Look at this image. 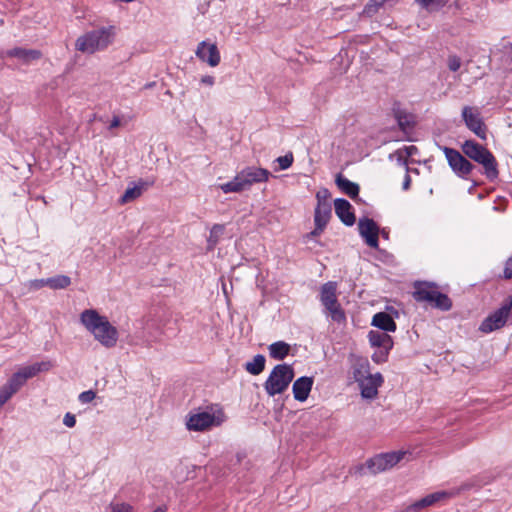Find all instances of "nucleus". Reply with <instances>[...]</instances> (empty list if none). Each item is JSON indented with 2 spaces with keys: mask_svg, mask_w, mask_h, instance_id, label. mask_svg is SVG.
<instances>
[{
  "mask_svg": "<svg viewBox=\"0 0 512 512\" xmlns=\"http://www.w3.org/2000/svg\"><path fill=\"white\" fill-rule=\"evenodd\" d=\"M80 322L102 346L108 349L116 346L118 330L107 317L94 309H86L80 314Z\"/></svg>",
  "mask_w": 512,
  "mask_h": 512,
  "instance_id": "1",
  "label": "nucleus"
},
{
  "mask_svg": "<svg viewBox=\"0 0 512 512\" xmlns=\"http://www.w3.org/2000/svg\"><path fill=\"white\" fill-rule=\"evenodd\" d=\"M116 33L117 29L113 25L93 29L76 39L75 49L85 54L104 51L113 44Z\"/></svg>",
  "mask_w": 512,
  "mask_h": 512,
  "instance_id": "2",
  "label": "nucleus"
},
{
  "mask_svg": "<svg viewBox=\"0 0 512 512\" xmlns=\"http://www.w3.org/2000/svg\"><path fill=\"white\" fill-rule=\"evenodd\" d=\"M462 152L469 159L483 166L484 174L489 180L498 177V164L495 156L482 144L475 140H466L461 145Z\"/></svg>",
  "mask_w": 512,
  "mask_h": 512,
  "instance_id": "3",
  "label": "nucleus"
},
{
  "mask_svg": "<svg viewBox=\"0 0 512 512\" xmlns=\"http://www.w3.org/2000/svg\"><path fill=\"white\" fill-rule=\"evenodd\" d=\"M413 297L417 302H427L441 311H449L452 308V301L448 295L438 291L436 284L432 282H415Z\"/></svg>",
  "mask_w": 512,
  "mask_h": 512,
  "instance_id": "4",
  "label": "nucleus"
},
{
  "mask_svg": "<svg viewBox=\"0 0 512 512\" xmlns=\"http://www.w3.org/2000/svg\"><path fill=\"white\" fill-rule=\"evenodd\" d=\"M294 369L286 363L277 364L264 382L266 393L273 397L287 390L294 378Z\"/></svg>",
  "mask_w": 512,
  "mask_h": 512,
  "instance_id": "5",
  "label": "nucleus"
},
{
  "mask_svg": "<svg viewBox=\"0 0 512 512\" xmlns=\"http://www.w3.org/2000/svg\"><path fill=\"white\" fill-rule=\"evenodd\" d=\"M512 310V296H508L501 306L490 313L480 324L479 331L491 333L505 326Z\"/></svg>",
  "mask_w": 512,
  "mask_h": 512,
  "instance_id": "6",
  "label": "nucleus"
},
{
  "mask_svg": "<svg viewBox=\"0 0 512 512\" xmlns=\"http://www.w3.org/2000/svg\"><path fill=\"white\" fill-rule=\"evenodd\" d=\"M52 367L50 361L37 362L29 366L22 367L15 372L7 381L9 388L18 392L20 388L26 383V381L40 372L48 371Z\"/></svg>",
  "mask_w": 512,
  "mask_h": 512,
  "instance_id": "7",
  "label": "nucleus"
},
{
  "mask_svg": "<svg viewBox=\"0 0 512 512\" xmlns=\"http://www.w3.org/2000/svg\"><path fill=\"white\" fill-rule=\"evenodd\" d=\"M440 148L445 154L449 167L458 177L465 179L472 172L474 165L458 150L446 146Z\"/></svg>",
  "mask_w": 512,
  "mask_h": 512,
  "instance_id": "8",
  "label": "nucleus"
},
{
  "mask_svg": "<svg viewBox=\"0 0 512 512\" xmlns=\"http://www.w3.org/2000/svg\"><path fill=\"white\" fill-rule=\"evenodd\" d=\"M404 454L402 451L382 453L368 459L366 466L371 473L377 474L395 466L402 460Z\"/></svg>",
  "mask_w": 512,
  "mask_h": 512,
  "instance_id": "9",
  "label": "nucleus"
},
{
  "mask_svg": "<svg viewBox=\"0 0 512 512\" xmlns=\"http://www.w3.org/2000/svg\"><path fill=\"white\" fill-rule=\"evenodd\" d=\"M461 116L466 127L470 131H472L480 139H486L487 128L477 108L471 106H464L462 109Z\"/></svg>",
  "mask_w": 512,
  "mask_h": 512,
  "instance_id": "10",
  "label": "nucleus"
},
{
  "mask_svg": "<svg viewBox=\"0 0 512 512\" xmlns=\"http://www.w3.org/2000/svg\"><path fill=\"white\" fill-rule=\"evenodd\" d=\"M358 230L360 236L364 238L369 247L374 249L378 248L379 227L373 219L368 217L360 218L358 221Z\"/></svg>",
  "mask_w": 512,
  "mask_h": 512,
  "instance_id": "11",
  "label": "nucleus"
},
{
  "mask_svg": "<svg viewBox=\"0 0 512 512\" xmlns=\"http://www.w3.org/2000/svg\"><path fill=\"white\" fill-rule=\"evenodd\" d=\"M391 112L399 129L407 134L415 126V117L412 113L403 108L399 101H394L391 107Z\"/></svg>",
  "mask_w": 512,
  "mask_h": 512,
  "instance_id": "12",
  "label": "nucleus"
},
{
  "mask_svg": "<svg viewBox=\"0 0 512 512\" xmlns=\"http://www.w3.org/2000/svg\"><path fill=\"white\" fill-rule=\"evenodd\" d=\"M196 56L211 67L220 63L221 57L217 45L207 41H201L195 51Z\"/></svg>",
  "mask_w": 512,
  "mask_h": 512,
  "instance_id": "13",
  "label": "nucleus"
},
{
  "mask_svg": "<svg viewBox=\"0 0 512 512\" xmlns=\"http://www.w3.org/2000/svg\"><path fill=\"white\" fill-rule=\"evenodd\" d=\"M215 423V416L209 412L190 414L186 421V428L190 431H204Z\"/></svg>",
  "mask_w": 512,
  "mask_h": 512,
  "instance_id": "14",
  "label": "nucleus"
},
{
  "mask_svg": "<svg viewBox=\"0 0 512 512\" xmlns=\"http://www.w3.org/2000/svg\"><path fill=\"white\" fill-rule=\"evenodd\" d=\"M240 175L243 179V183L247 188L256 183H263L268 181L271 173L261 167L249 166L240 171Z\"/></svg>",
  "mask_w": 512,
  "mask_h": 512,
  "instance_id": "15",
  "label": "nucleus"
},
{
  "mask_svg": "<svg viewBox=\"0 0 512 512\" xmlns=\"http://www.w3.org/2000/svg\"><path fill=\"white\" fill-rule=\"evenodd\" d=\"M383 383V376L377 372L369 375L367 378L358 383L361 390V396L365 399H373L378 394V388Z\"/></svg>",
  "mask_w": 512,
  "mask_h": 512,
  "instance_id": "16",
  "label": "nucleus"
},
{
  "mask_svg": "<svg viewBox=\"0 0 512 512\" xmlns=\"http://www.w3.org/2000/svg\"><path fill=\"white\" fill-rule=\"evenodd\" d=\"M335 213L340 221L346 226L354 225L356 221L353 207L350 202L344 198L334 200Z\"/></svg>",
  "mask_w": 512,
  "mask_h": 512,
  "instance_id": "17",
  "label": "nucleus"
},
{
  "mask_svg": "<svg viewBox=\"0 0 512 512\" xmlns=\"http://www.w3.org/2000/svg\"><path fill=\"white\" fill-rule=\"evenodd\" d=\"M314 383L313 377L302 376L296 379L292 385V392L295 400L304 402L307 400Z\"/></svg>",
  "mask_w": 512,
  "mask_h": 512,
  "instance_id": "18",
  "label": "nucleus"
},
{
  "mask_svg": "<svg viewBox=\"0 0 512 512\" xmlns=\"http://www.w3.org/2000/svg\"><path fill=\"white\" fill-rule=\"evenodd\" d=\"M6 56L11 58H17L23 64H30L33 61L39 60L42 57V53L38 49H26L22 47H15L6 51Z\"/></svg>",
  "mask_w": 512,
  "mask_h": 512,
  "instance_id": "19",
  "label": "nucleus"
},
{
  "mask_svg": "<svg viewBox=\"0 0 512 512\" xmlns=\"http://www.w3.org/2000/svg\"><path fill=\"white\" fill-rule=\"evenodd\" d=\"M371 325L382 330L383 332H395L397 325L390 314L386 312H378L373 318Z\"/></svg>",
  "mask_w": 512,
  "mask_h": 512,
  "instance_id": "20",
  "label": "nucleus"
},
{
  "mask_svg": "<svg viewBox=\"0 0 512 512\" xmlns=\"http://www.w3.org/2000/svg\"><path fill=\"white\" fill-rule=\"evenodd\" d=\"M368 340L372 347L392 349L394 342L390 335L385 332L371 330L368 332Z\"/></svg>",
  "mask_w": 512,
  "mask_h": 512,
  "instance_id": "21",
  "label": "nucleus"
},
{
  "mask_svg": "<svg viewBox=\"0 0 512 512\" xmlns=\"http://www.w3.org/2000/svg\"><path fill=\"white\" fill-rule=\"evenodd\" d=\"M337 187L351 199H355L359 195L360 187L357 183L345 178L341 173H338L335 178Z\"/></svg>",
  "mask_w": 512,
  "mask_h": 512,
  "instance_id": "22",
  "label": "nucleus"
},
{
  "mask_svg": "<svg viewBox=\"0 0 512 512\" xmlns=\"http://www.w3.org/2000/svg\"><path fill=\"white\" fill-rule=\"evenodd\" d=\"M322 305L325 311L330 315L332 321L339 324L346 321L345 312L339 304L338 299L322 302Z\"/></svg>",
  "mask_w": 512,
  "mask_h": 512,
  "instance_id": "23",
  "label": "nucleus"
},
{
  "mask_svg": "<svg viewBox=\"0 0 512 512\" xmlns=\"http://www.w3.org/2000/svg\"><path fill=\"white\" fill-rule=\"evenodd\" d=\"M332 215V208L328 202L317 203L314 211V224L326 227Z\"/></svg>",
  "mask_w": 512,
  "mask_h": 512,
  "instance_id": "24",
  "label": "nucleus"
},
{
  "mask_svg": "<svg viewBox=\"0 0 512 512\" xmlns=\"http://www.w3.org/2000/svg\"><path fill=\"white\" fill-rule=\"evenodd\" d=\"M269 355L275 360H283L290 351V345L284 341H277L269 345Z\"/></svg>",
  "mask_w": 512,
  "mask_h": 512,
  "instance_id": "25",
  "label": "nucleus"
},
{
  "mask_svg": "<svg viewBox=\"0 0 512 512\" xmlns=\"http://www.w3.org/2000/svg\"><path fill=\"white\" fill-rule=\"evenodd\" d=\"M352 374L355 382L360 383L371 375L369 362L367 360L357 361L352 367Z\"/></svg>",
  "mask_w": 512,
  "mask_h": 512,
  "instance_id": "26",
  "label": "nucleus"
},
{
  "mask_svg": "<svg viewBox=\"0 0 512 512\" xmlns=\"http://www.w3.org/2000/svg\"><path fill=\"white\" fill-rule=\"evenodd\" d=\"M450 494L445 491H437L431 494L426 495L425 497L417 500V504L420 509L427 508L429 506L434 505L435 503L441 501L444 498H447Z\"/></svg>",
  "mask_w": 512,
  "mask_h": 512,
  "instance_id": "27",
  "label": "nucleus"
},
{
  "mask_svg": "<svg viewBox=\"0 0 512 512\" xmlns=\"http://www.w3.org/2000/svg\"><path fill=\"white\" fill-rule=\"evenodd\" d=\"M220 189L224 193H238L246 189L240 172L229 182L221 184Z\"/></svg>",
  "mask_w": 512,
  "mask_h": 512,
  "instance_id": "28",
  "label": "nucleus"
},
{
  "mask_svg": "<svg viewBox=\"0 0 512 512\" xmlns=\"http://www.w3.org/2000/svg\"><path fill=\"white\" fill-rule=\"evenodd\" d=\"M266 359L262 354H257L253 357L252 361L245 364V369L251 375H259L265 368Z\"/></svg>",
  "mask_w": 512,
  "mask_h": 512,
  "instance_id": "29",
  "label": "nucleus"
},
{
  "mask_svg": "<svg viewBox=\"0 0 512 512\" xmlns=\"http://www.w3.org/2000/svg\"><path fill=\"white\" fill-rule=\"evenodd\" d=\"M47 286L53 290L65 289L71 284V278L67 275H56L47 278Z\"/></svg>",
  "mask_w": 512,
  "mask_h": 512,
  "instance_id": "30",
  "label": "nucleus"
},
{
  "mask_svg": "<svg viewBox=\"0 0 512 512\" xmlns=\"http://www.w3.org/2000/svg\"><path fill=\"white\" fill-rule=\"evenodd\" d=\"M225 226L222 224H215L210 230L209 237L207 239L208 250H213L218 244L220 237L223 235Z\"/></svg>",
  "mask_w": 512,
  "mask_h": 512,
  "instance_id": "31",
  "label": "nucleus"
},
{
  "mask_svg": "<svg viewBox=\"0 0 512 512\" xmlns=\"http://www.w3.org/2000/svg\"><path fill=\"white\" fill-rule=\"evenodd\" d=\"M336 291H337L336 282L329 281V282L323 284L321 287V291H320L321 303L325 302V301L337 299Z\"/></svg>",
  "mask_w": 512,
  "mask_h": 512,
  "instance_id": "32",
  "label": "nucleus"
},
{
  "mask_svg": "<svg viewBox=\"0 0 512 512\" xmlns=\"http://www.w3.org/2000/svg\"><path fill=\"white\" fill-rule=\"evenodd\" d=\"M418 153V148L414 145L404 146L403 148L397 150L395 154L398 156V161L401 164L407 165V157H411Z\"/></svg>",
  "mask_w": 512,
  "mask_h": 512,
  "instance_id": "33",
  "label": "nucleus"
},
{
  "mask_svg": "<svg viewBox=\"0 0 512 512\" xmlns=\"http://www.w3.org/2000/svg\"><path fill=\"white\" fill-rule=\"evenodd\" d=\"M143 185H135L132 188H128L123 196L121 197V203H127L131 200L138 198L142 194Z\"/></svg>",
  "mask_w": 512,
  "mask_h": 512,
  "instance_id": "34",
  "label": "nucleus"
},
{
  "mask_svg": "<svg viewBox=\"0 0 512 512\" xmlns=\"http://www.w3.org/2000/svg\"><path fill=\"white\" fill-rule=\"evenodd\" d=\"M294 157L292 152H288L284 156H280L275 159V162L279 164V170H286L293 164Z\"/></svg>",
  "mask_w": 512,
  "mask_h": 512,
  "instance_id": "35",
  "label": "nucleus"
},
{
  "mask_svg": "<svg viewBox=\"0 0 512 512\" xmlns=\"http://www.w3.org/2000/svg\"><path fill=\"white\" fill-rule=\"evenodd\" d=\"M390 350L391 349H387V348H378V350L375 351L371 356L373 362H375L377 364L386 362L388 359Z\"/></svg>",
  "mask_w": 512,
  "mask_h": 512,
  "instance_id": "36",
  "label": "nucleus"
},
{
  "mask_svg": "<svg viewBox=\"0 0 512 512\" xmlns=\"http://www.w3.org/2000/svg\"><path fill=\"white\" fill-rule=\"evenodd\" d=\"M16 392L4 384L0 389V408L15 394Z\"/></svg>",
  "mask_w": 512,
  "mask_h": 512,
  "instance_id": "37",
  "label": "nucleus"
},
{
  "mask_svg": "<svg viewBox=\"0 0 512 512\" xmlns=\"http://www.w3.org/2000/svg\"><path fill=\"white\" fill-rule=\"evenodd\" d=\"M461 63V58L457 55H450L448 57V68L453 72H456L460 69Z\"/></svg>",
  "mask_w": 512,
  "mask_h": 512,
  "instance_id": "38",
  "label": "nucleus"
},
{
  "mask_svg": "<svg viewBox=\"0 0 512 512\" xmlns=\"http://www.w3.org/2000/svg\"><path fill=\"white\" fill-rule=\"evenodd\" d=\"M96 397V393L93 390H87L79 394V401L82 404H87L92 402Z\"/></svg>",
  "mask_w": 512,
  "mask_h": 512,
  "instance_id": "39",
  "label": "nucleus"
},
{
  "mask_svg": "<svg viewBox=\"0 0 512 512\" xmlns=\"http://www.w3.org/2000/svg\"><path fill=\"white\" fill-rule=\"evenodd\" d=\"M387 0H371L369 4L365 6L364 12L370 14L376 12L377 9L382 6Z\"/></svg>",
  "mask_w": 512,
  "mask_h": 512,
  "instance_id": "40",
  "label": "nucleus"
},
{
  "mask_svg": "<svg viewBox=\"0 0 512 512\" xmlns=\"http://www.w3.org/2000/svg\"><path fill=\"white\" fill-rule=\"evenodd\" d=\"M110 509V512H132V507L126 503L111 504Z\"/></svg>",
  "mask_w": 512,
  "mask_h": 512,
  "instance_id": "41",
  "label": "nucleus"
},
{
  "mask_svg": "<svg viewBox=\"0 0 512 512\" xmlns=\"http://www.w3.org/2000/svg\"><path fill=\"white\" fill-rule=\"evenodd\" d=\"M503 277L505 279H512V256L508 258L505 262Z\"/></svg>",
  "mask_w": 512,
  "mask_h": 512,
  "instance_id": "42",
  "label": "nucleus"
},
{
  "mask_svg": "<svg viewBox=\"0 0 512 512\" xmlns=\"http://www.w3.org/2000/svg\"><path fill=\"white\" fill-rule=\"evenodd\" d=\"M421 509L418 506L417 502L415 501L412 504H409L407 506L399 507L394 512H419Z\"/></svg>",
  "mask_w": 512,
  "mask_h": 512,
  "instance_id": "43",
  "label": "nucleus"
},
{
  "mask_svg": "<svg viewBox=\"0 0 512 512\" xmlns=\"http://www.w3.org/2000/svg\"><path fill=\"white\" fill-rule=\"evenodd\" d=\"M63 424L69 428H72L76 424V417L74 414L67 412L63 418Z\"/></svg>",
  "mask_w": 512,
  "mask_h": 512,
  "instance_id": "44",
  "label": "nucleus"
},
{
  "mask_svg": "<svg viewBox=\"0 0 512 512\" xmlns=\"http://www.w3.org/2000/svg\"><path fill=\"white\" fill-rule=\"evenodd\" d=\"M325 228L326 227L321 226L320 224H315V228L306 235V238L310 239L321 235Z\"/></svg>",
  "mask_w": 512,
  "mask_h": 512,
  "instance_id": "45",
  "label": "nucleus"
},
{
  "mask_svg": "<svg viewBox=\"0 0 512 512\" xmlns=\"http://www.w3.org/2000/svg\"><path fill=\"white\" fill-rule=\"evenodd\" d=\"M329 196H330V192H329L328 189H323V190L318 191L317 194H316L317 203L327 202L326 199Z\"/></svg>",
  "mask_w": 512,
  "mask_h": 512,
  "instance_id": "46",
  "label": "nucleus"
},
{
  "mask_svg": "<svg viewBox=\"0 0 512 512\" xmlns=\"http://www.w3.org/2000/svg\"><path fill=\"white\" fill-rule=\"evenodd\" d=\"M423 8H429L434 3L440 4L442 0H416Z\"/></svg>",
  "mask_w": 512,
  "mask_h": 512,
  "instance_id": "47",
  "label": "nucleus"
},
{
  "mask_svg": "<svg viewBox=\"0 0 512 512\" xmlns=\"http://www.w3.org/2000/svg\"><path fill=\"white\" fill-rule=\"evenodd\" d=\"M200 82L207 86H213L215 83V78L211 75H205L201 77Z\"/></svg>",
  "mask_w": 512,
  "mask_h": 512,
  "instance_id": "48",
  "label": "nucleus"
},
{
  "mask_svg": "<svg viewBox=\"0 0 512 512\" xmlns=\"http://www.w3.org/2000/svg\"><path fill=\"white\" fill-rule=\"evenodd\" d=\"M46 281H47V278L46 279H36V280L32 281V285L34 288L40 289L44 286H47Z\"/></svg>",
  "mask_w": 512,
  "mask_h": 512,
  "instance_id": "49",
  "label": "nucleus"
},
{
  "mask_svg": "<svg viewBox=\"0 0 512 512\" xmlns=\"http://www.w3.org/2000/svg\"><path fill=\"white\" fill-rule=\"evenodd\" d=\"M120 126V118L118 116H114L110 122L109 129H114Z\"/></svg>",
  "mask_w": 512,
  "mask_h": 512,
  "instance_id": "50",
  "label": "nucleus"
},
{
  "mask_svg": "<svg viewBox=\"0 0 512 512\" xmlns=\"http://www.w3.org/2000/svg\"><path fill=\"white\" fill-rule=\"evenodd\" d=\"M411 183V177L408 173L405 174L404 181H403V189L408 190Z\"/></svg>",
  "mask_w": 512,
  "mask_h": 512,
  "instance_id": "51",
  "label": "nucleus"
},
{
  "mask_svg": "<svg viewBox=\"0 0 512 512\" xmlns=\"http://www.w3.org/2000/svg\"><path fill=\"white\" fill-rule=\"evenodd\" d=\"M471 488V485L468 484V483H465L463 484L461 487H460V491H465V490H469Z\"/></svg>",
  "mask_w": 512,
  "mask_h": 512,
  "instance_id": "52",
  "label": "nucleus"
},
{
  "mask_svg": "<svg viewBox=\"0 0 512 512\" xmlns=\"http://www.w3.org/2000/svg\"><path fill=\"white\" fill-rule=\"evenodd\" d=\"M166 507L164 506H158L156 509H154L152 512H166Z\"/></svg>",
  "mask_w": 512,
  "mask_h": 512,
  "instance_id": "53",
  "label": "nucleus"
},
{
  "mask_svg": "<svg viewBox=\"0 0 512 512\" xmlns=\"http://www.w3.org/2000/svg\"><path fill=\"white\" fill-rule=\"evenodd\" d=\"M154 85H155V82H150V83L145 84L144 88H145V89H150V88H152Z\"/></svg>",
  "mask_w": 512,
  "mask_h": 512,
  "instance_id": "54",
  "label": "nucleus"
},
{
  "mask_svg": "<svg viewBox=\"0 0 512 512\" xmlns=\"http://www.w3.org/2000/svg\"><path fill=\"white\" fill-rule=\"evenodd\" d=\"M382 236H383L384 238H388V233H386L385 231H382Z\"/></svg>",
  "mask_w": 512,
  "mask_h": 512,
  "instance_id": "55",
  "label": "nucleus"
}]
</instances>
